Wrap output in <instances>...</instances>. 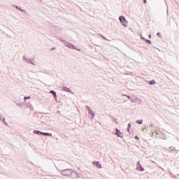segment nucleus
I'll use <instances>...</instances> for the list:
<instances>
[{
    "mask_svg": "<svg viewBox=\"0 0 179 179\" xmlns=\"http://www.w3.org/2000/svg\"><path fill=\"white\" fill-rule=\"evenodd\" d=\"M122 96H124V97H127V96H128V95H127V94H122Z\"/></svg>",
    "mask_w": 179,
    "mask_h": 179,
    "instance_id": "40",
    "label": "nucleus"
},
{
    "mask_svg": "<svg viewBox=\"0 0 179 179\" xmlns=\"http://www.w3.org/2000/svg\"><path fill=\"white\" fill-rule=\"evenodd\" d=\"M88 113H89V114H90L92 118H94V115H95L96 113L93 110L90 109L88 111Z\"/></svg>",
    "mask_w": 179,
    "mask_h": 179,
    "instance_id": "7",
    "label": "nucleus"
},
{
    "mask_svg": "<svg viewBox=\"0 0 179 179\" xmlns=\"http://www.w3.org/2000/svg\"><path fill=\"white\" fill-rule=\"evenodd\" d=\"M17 106H20V103H18Z\"/></svg>",
    "mask_w": 179,
    "mask_h": 179,
    "instance_id": "41",
    "label": "nucleus"
},
{
    "mask_svg": "<svg viewBox=\"0 0 179 179\" xmlns=\"http://www.w3.org/2000/svg\"><path fill=\"white\" fill-rule=\"evenodd\" d=\"M139 171H145V168H143L142 165H140L139 166Z\"/></svg>",
    "mask_w": 179,
    "mask_h": 179,
    "instance_id": "18",
    "label": "nucleus"
},
{
    "mask_svg": "<svg viewBox=\"0 0 179 179\" xmlns=\"http://www.w3.org/2000/svg\"><path fill=\"white\" fill-rule=\"evenodd\" d=\"M115 135H117V136H118V138H124V134L122 132H121L120 131V129H118L117 128L115 129Z\"/></svg>",
    "mask_w": 179,
    "mask_h": 179,
    "instance_id": "3",
    "label": "nucleus"
},
{
    "mask_svg": "<svg viewBox=\"0 0 179 179\" xmlns=\"http://www.w3.org/2000/svg\"><path fill=\"white\" fill-rule=\"evenodd\" d=\"M102 38H103V40H107L108 41H110V40L107 39L106 37H104L103 36H102Z\"/></svg>",
    "mask_w": 179,
    "mask_h": 179,
    "instance_id": "25",
    "label": "nucleus"
},
{
    "mask_svg": "<svg viewBox=\"0 0 179 179\" xmlns=\"http://www.w3.org/2000/svg\"><path fill=\"white\" fill-rule=\"evenodd\" d=\"M34 134H35V135H44V132H42V131H39V130H34Z\"/></svg>",
    "mask_w": 179,
    "mask_h": 179,
    "instance_id": "6",
    "label": "nucleus"
},
{
    "mask_svg": "<svg viewBox=\"0 0 179 179\" xmlns=\"http://www.w3.org/2000/svg\"><path fill=\"white\" fill-rule=\"evenodd\" d=\"M93 164H95V166H96V167H98V169H101V164H100V162L99 161H94V162H92Z\"/></svg>",
    "mask_w": 179,
    "mask_h": 179,
    "instance_id": "5",
    "label": "nucleus"
},
{
    "mask_svg": "<svg viewBox=\"0 0 179 179\" xmlns=\"http://www.w3.org/2000/svg\"><path fill=\"white\" fill-rule=\"evenodd\" d=\"M62 176H64L65 177H70L72 176L73 171L71 169H66L63 170H58Z\"/></svg>",
    "mask_w": 179,
    "mask_h": 179,
    "instance_id": "1",
    "label": "nucleus"
},
{
    "mask_svg": "<svg viewBox=\"0 0 179 179\" xmlns=\"http://www.w3.org/2000/svg\"><path fill=\"white\" fill-rule=\"evenodd\" d=\"M119 20L120 23L124 26V27H128V21L124 16H120L119 17Z\"/></svg>",
    "mask_w": 179,
    "mask_h": 179,
    "instance_id": "2",
    "label": "nucleus"
},
{
    "mask_svg": "<svg viewBox=\"0 0 179 179\" xmlns=\"http://www.w3.org/2000/svg\"><path fill=\"white\" fill-rule=\"evenodd\" d=\"M62 43H63L64 45H66V47H68L69 48V47H71V45H72L71 43H69L68 41H65V40H62Z\"/></svg>",
    "mask_w": 179,
    "mask_h": 179,
    "instance_id": "4",
    "label": "nucleus"
},
{
    "mask_svg": "<svg viewBox=\"0 0 179 179\" xmlns=\"http://www.w3.org/2000/svg\"><path fill=\"white\" fill-rule=\"evenodd\" d=\"M148 38H152V35L149 34L148 35Z\"/></svg>",
    "mask_w": 179,
    "mask_h": 179,
    "instance_id": "35",
    "label": "nucleus"
},
{
    "mask_svg": "<svg viewBox=\"0 0 179 179\" xmlns=\"http://www.w3.org/2000/svg\"><path fill=\"white\" fill-rule=\"evenodd\" d=\"M129 129H128V128L127 129V132H128L129 134Z\"/></svg>",
    "mask_w": 179,
    "mask_h": 179,
    "instance_id": "37",
    "label": "nucleus"
},
{
    "mask_svg": "<svg viewBox=\"0 0 179 179\" xmlns=\"http://www.w3.org/2000/svg\"><path fill=\"white\" fill-rule=\"evenodd\" d=\"M16 9H18V10H21V12H24V10H22V8H20V7L16 6H15Z\"/></svg>",
    "mask_w": 179,
    "mask_h": 179,
    "instance_id": "20",
    "label": "nucleus"
},
{
    "mask_svg": "<svg viewBox=\"0 0 179 179\" xmlns=\"http://www.w3.org/2000/svg\"><path fill=\"white\" fill-rule=\"evenodd\" d=\"M63 90H64V92H71V89H69V87H63Z\"/></svg>",
    "mask_w": 179,
    "mask_h": 179,
    "instance_id": "14",
    "label": "nucleus"
},
{
    "mask_svg": "<svg viewBox=\"0 0 179 179\" xmlns=\"http://www.w3.org/2000/svg\"><path fill=\"white\" fill-rule=\"evenodd\" d=\"M145 43H147V44H152V41L149 40V39H145Z\"/></svg>",
    "mask_w": 179,
    "mask_h": 179,
    "instance_id": "19",
    "label": "nucleus"
},
{
    "mask_svg": "<svg viewBox=\"0 0 179 179\" xmlns=\"http://www.w3.org/2000/svg\"><path fill=\"white\" fill-rule=\"evenodd\" d=\"M135 139H136L137 141H139V137L138 136H136Z\"/></svg>",
    "mask_w": 179,
    "mask_h": 179,
    "instance_id": "27",
    "label": "nucleus"
},
{
    "mask_svg": "<svg viewBox=\"0 0 179 179\" xmlns=\"http://www.w3.org/2000/svg\"><path fill=\"white\" fill-rule=\"evenodd\" d=\"M127 129H131V123H129L127 124Z\"/></svg>",
    "mask_w": 179,
    "mask_h": 179,
    "instance_id": "23",
    "label": "nucleus"
},
{
    "mask_svg": "<svg viewBox=\"0 0 179 179\" xmlns=\"http://www.w3.org/2000/svg\"><path fill=\"white\" fill-rule=\"evenodd\" d=\"M23 59L26 61V62H28V64H30L31 62V59H30L29 57H26V56H23Z\"/></svg>",
    "mask_w": 179,
    "mask_h": 179,
    "instance_id": "10",
    "label": "nucleus"
},
{
    "mask_svg": "<svg viewBox=\"0 0 179 179\" xmlns=\"http://www.w3.org/2000/svg\"><path fill=\"white\" fill-rule=\"evenodd\" d=\"M69 48H71V50H76L77 51H80V49L76 48V46L73 45V44L70 45Z\"/></svg>",
    "mask_w": 179,
    "mask_h": 179,
    "instance_id": "8",
    "label": "nucleus"
},
{
    "mask_svg": "<svg viewBox=\"0 0 179 179\" xmlns=\"http://www.w3.org/2000/svg\"><path fill=\"white\" fill-rule=\"evenodd\" d=\"M43 136H52V134L43 132Z\"/></svg>",
    "mask_w": 179,
    "mask_h": 179,
    "instance_id": "15",
    "label": "nucleus"
},
{
    "mask_svg": "<svg viewBox=\"0 0 179 179\" xmlns=\"http://www.w3.org/2000/svg\"><path fill=\"white\" fill-rule=\"evenodd\" d=\"M141 40H144V41H145V37H143V36H141Z\"/></svg>",
    "mask_w": 179,
    "mask_h": 179,
    "instance_id": "26",
    "label": "nucleus"
},
{
    "mask_svg": "<svg viewBox=\"0 0 179 179\" xmlns=\"http://www.w3.org/2000/svg\"><path fill=\"white\" fill-rule=\"evenodd\" d=\"M157 36L158 37H159V38H162V34H160V32H158V33L157 34Z\"/></svg>",
    "mask_w": 179,
    "mask_h": 179,
    "instance_id": "22",
    "label": "nucleus"
},
{
    "mask_svg": "<svg viewBox=\"0 0 179 179\" xmlns=\"http://www.w3.org/2000/svg\"><path fill=\"white\" fill-rule=\"evenodd\" d=\"M29 64H31V65H36V64H34V62H31L29 63Z\"/></svg>",
    "mask_w": 179,
    "mask_h": 179,
    "instance_id": "31",
    "label": "nucleus"
},
{
    "mask_svg": "<svg viewBox=\"0 0 179 179\" xmlns=\"http://www.w3.org/2000/svg\"><path fill=\"white\" fill-rule=\"evenodd\" d=\"M31 99V96H24V101H26V100H29V99Z\"/></svg>",
    "mask_w": 179,
    "mask_h": 179,
    "instance_id": "21",
    "label": "nucleus"
},
{
    "mask_svg": "<svg viewBox=\"0 0 179 179\" xmlns=\"http://www.w3.org/2000/svg\"><path fill=\"white\" fill-rule=\"evenodd\" d=\"M55 30L57 33H61L62 31V28H59V27H55Z\"/></svg>",
    "mask_w": 179,
    "mask_h": 179,
    "instance_id": "9",
    "label": "nucleus"
},
{
    "mask_svg": "<svg viewBox=\"0 0 179 179\" xmlns=\"http://www.w3.org/2000/svg\"><path fill=\"white\" fill-rule=\"evenodd\" d=\"M134 100V103H138V104H141V99L135 98Z\"/></svg>",
    "mask_w": 179,
    "mask_h": 179,
    "instance_id": "13",
    "label": "nucleus"
},
{
    "mask_svg": "<svg viewBox=\"0 0 179 179\" xmlns=\"http://www.w3.org/2000/svg\"><path fill=\"white\" fill-rule=\"evenodd\" d=\"M130 100H131V103H135V101L134 100V99H131V98Z\"/></svg>",
    "mask_w": 179,
    "mask_h": 179,
    "instance_id": "29",
    "label": "nucleus"
},
{
    "mask_svg": "<svg viewBox=\"0 0 179 179\" xmlns=\"http://www.w3.org/2000/svg\"><path fill=\"white\" fill-rule=\"evenodd\" d=\"M149 85H156V81L155 80L148 81Z\"/></svg>",
    "mask_w": 179,
    "mask_h": 179,
    "instance_id": "16",
    "label": "nucleus"
},
{
    "mask_svg": "<svg viewBox=\"0 0 179 179\" xmlns=\"http://www.w3.org/2000/svg\"><path fill=\"white\" fill-rule=\"evenodd\" d=\"M170 149L172 150H174L176 149V148L174 147H170Z\"/></svg>",
    "mask_w": 179,
    "mask_h": 179,
    "instance_id": "30",
    "label": "nucleus"
},
{
    "mask_svg": "<svg viewBox=\"0 0 179 179\" xmlns=\"http://www.w3.org/2000/svg\"><path fill=\"white\" fill-rule=\"evenodd\" d=\"M49 93L52 94L53 97H57V92H55L54 90H50Z\"/></svg>",
    "mask_w": 179,
    "mask_h": 179,
    "instance_id": "12",
    "label": "nucleus"
},
{
    "mask_svg": "<svg viewBox=\"0 0 179 179\" xmlns=\"http://www.w3.org/2000/svg\"><path fill=\"white\" fill-rule=\"evenodd\" d=\"M86 108H87V110H88V111H89L90 110H92L89 106H86Z\"/></svg>",
    "mask_w": 179,
    "mask_h": 179,
    "instance_id": "24",
    "label": "nucleus"
},
{
    "mask_svg": "<svg viewBox=\"0 0 179 179\" xmlns=\"http://www.w3.org/2000/svg\"><path fill=\"white\" fill-rule=\"evenodd\" d=\"M143 3H148V1L146 0H143Z\"/></svg>",
    "mask_w": 179,
    "mask_h": 179,
    "instance_id": "34",
    "label": "nucleus"
},
{
    "mask_svg": "<svg viewBox=\"0 0 179 179\" xmlns=\"http://www.w3.org/2000/svg\"><path fill=\"white\" fill-rule=\"evenodd\" d=\"M0 120L1 121H2V122L3 123L4 125L8 126V123H6V122H5V117H3L2 115H0Z\"/></svg>",
    "mask_w": 179,
    "mask_h": 179,
    "instance_id": "11",
    "label": "nucleus"
},
{
    "mask_svg": "<svg viewBox=\"0 0 179 179\" xmlns=\"http://www.w3.org/2000/svg\"><path fill=\"white\" fill-rule=\"evenodd\" d=\"M53 50H55V48H52L51 49V51H53Z\"/></svg>",
    "mask_w": 179,
    "mask_h": 179,
    "instance_id": "38",
    "label": "nucleus"
},
{
    "mask_svg": "<svg viewBox=\"0 0 179 179\" xmlns=\"http://www.w3.org/2000/svg\"><path fill=\"white\" fill-rule=\"evenodd\" d=\"M127 99H129V100H131V96H130L127 95Z\"/></svg>",
    "mask_w": 179,
    "mask_h": 179,
    "instance_id": "32",
    "label": "nucleus"
},
{
    "mask_svg": "<svg viewBox=\"0 0 179 179\" xmlns=\"http://www.w3.org/2000/svg\"><path fill=\"white\" fill-rule=\"evenodd\" d=\"M137 166H138L139 167H141V163L139 162V161L137 162Z\"/></svg>",
    "mask_w": 179,
    "mask_h": 179,
    "instance_id": "28",
    "label": "nucleus"
},
{
    "mask_svg": "<svg viewBox=\"0 0 179 179\" xmlns=\"http://www.w3.org/2000/svg\"><path fill=\"white\" fill-rule=\"evenodd\" d=\"M142 122H143V120H136V124H139V125H141Z\"/></svg>",
    "mask_w": 179,
    "mask_h": 179,
    "instance_id": "17",
    "label": "nucleus"
},
{
    "mask_svg": "<svg viewBox=\"0 0 179 179\" xmlns=\"http://www.w3.org/2000/svg\"><path fill=\"white\" fill-rule=\"evenodd\" d=\"M55 101H57V95H56V97H54Z\"/></svg>",
    "mask_w": 179,
    "mask_h": 179,
    "instance_id": "39",
    "label": "nucleus"
},
{
    "mask_svg": "<svg viewBox=\"0 0 179 179\" xmlns=\"http://www.w3.org/2000/svg\"><path fill=\"white\" fill-rule=\"evenodd\" d=\"M79 177V175L78 173H76V178H78Z\"/></svg>",
    "mask_w": 179,
    "mask_h": 179,
    "instance_id": "33",
    "label": "nucleus"
},
{
    "mask_svg": "<svg viewBox=\"0 0 179 179\" xmlns=\"http://www.w3.org/2000/svg\"><path fill=\"white\" fill-rule=\"evenodd\" d=\"M57 40H59L60 41H62V40H63V39L61 38H57Z\"/></svg>",
    "mask_w": 179,
    "mask_h": 179,
    "instance_id": "36",
    "label": "nucleus"
}]
</instances>
